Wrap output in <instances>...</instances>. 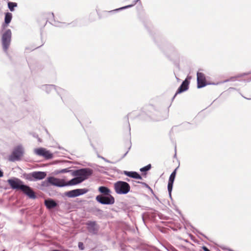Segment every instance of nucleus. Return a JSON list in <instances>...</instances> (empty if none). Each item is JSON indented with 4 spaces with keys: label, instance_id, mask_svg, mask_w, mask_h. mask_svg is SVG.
I'll use <instances>...</instances> for the list:
<instances>
[{
    "label": "nucleus",
    "instance_id": "obj_1",
    "mask_svg": "<svg viewBox=\"0 0 251 251\" xmlns=\"http://www.w3.org/2000/svg\"><path fill=\"white\" fill-rule=\"evenodd\" d=\"M74 176H76L75 178L72 179L70 181L64 183L63 181L54 178L53 177H49L47 181L43 182L42 185L44 186H48V183H50L58 186H64L69 185H75L79 184L87 179L88 176L91 174H73Z\"/></svg>",
    "mask_w": 251,
    "mask_h": 251
},
{
    "label": "nucleus",
    "instance_id": "obj_2",
    "mask_svg": "<svg viewBox=\"0 0 251 251\" xmlns=\"http://www.w3.org/2000/svg\"><path fill=\"white\" fill-rule=\"evenodd\" d=\"M7 181L12 189L21 190L30 198L35 199L36 198L33 191L29 186L24 185L23 182L20 179L17 178L10 179Z\"/></svg>",
    "mask_w": 251,
    "mask_h": 251
},
{
    "label": "nucleus",
    "instance_id": "obj_3",
    "mask_svg": "<svg viewBox=\"0 0 251 251\" xmlns=\"http://www.w3.org/2000/svg\"><path fill=\"white\" fill-rule=\"evenodd\" d=\"M115 192L118 194H126L130 190V187L126 182L119 181L116 182L114 185Z\"/></svg>",
    "mask_w": 251,
    "mask_h": 251
},
{
    "label": "nucleus",
    "instance_id": "obj_4",
    "mask_svg": "<svg viewBox=\"0 0 251 251\" xmlns=\"http://www.w3.org/2000/svg\"><path fill=\"white\" fill-rule=\"evenodd\" d=\"M24 154V148L23 145H18L13 149L9 159L11 161H18L21 159Z\"/></svg>",
    "mask_w": 251,
    "mask_h": 251
},
{
    "label": "nucleus",
    "instance_id": "obj_5",
    "mask_svg": "<svg viewBox=\"0 0 251 251\" xmlns=\"http://www.w3.org/2000/svg\"><path fill=\"white\" fill-rule=\"evenodd\" d=\"M11 39V31L10 29H7L2 36V48L5 52L7 50L10 46Z\"/></svg>",
    "mask_w": 251,
    "mask_h": 251
},
{
    "label": "nucleus",
    "instance_id": "obj_6",
    "mask_svg": "<svg viewBox=\"0 0 251 251\" xmlns=\"http://www.w3.org/2000/svg\"><path fill=\"white\" fill-rule=\"evenodd\" d=\"M33 151L36 155L43 157L46 159H51L53 157L52 153L44 148L35 149Z\"/></svg>",
    "mask_w": 251,
    "mask_h": 251
},
{
    "label": "nucleus",
    "instance_id": "obj_7",
    "mask_svg": "<svg viewBox=\"0 0 251 251\" xmlns=\"http://www.w3.org/2000/svg\"><path fill=\"white\" fill-rule=\"evenodd\" d=\"M96 200L103 204H112L115 202V199L111 195L109 197L98 195L96 197Z\"/></svg>",
    "mask_w": 251,
    "mask_h": 251
},
{
    "label": "nucleus",
    "instance_id": "obj_8",
    "mask_svg": "<svg viewBox=\"0 0 251 251\" xmlns=\"http://www.w3.org/2000/svg\"><path fill=\"white\" fill-rule=\"evenodd\" d=\"M85 225L87 226V228L88 231L93 234H96L98 233L99 226L95 221H88L86 223Z\"/></svg>",
    "mask_w": 251,
    "mask_h": 251
},
{
    "label": "nucleus",
    "instance_id": "obj_9",
    "mask_svg": "<svg viewBox=\"0 0 251 251\" xmlns=\"http://www.w3.org/2000/svg\"><path fill=\"white\" fill-rule=\"evenodd\" d=\"M86 189H78L67 192L66 195L69 198L77 197L81 195L84 194L87 192Z\"/></svg>",
    "mask_w": 251,
    "mask_h": 251
},
{
    "label": "nucleus",
    "instance_id": "obj_10",
    "mask_svg": "<svg viewBox=\"0 0 251 251\" xmlns=\"http://www.w3.org/2000/svg\"><path fill=\"white\" fill-rule=\"evenodd\" d=\"M197 75V87L198 88H202L206 85L205 75L200 72H198Z\"/></svg>",
    "mask_w": 251,
    "mask_h": 251
},
{
    "label": "nucleus",
    "instance_id": "obj_11",
    "mask_svg": "<svg viewBox=\"0 0 251 251\" xmlns=\"http://www.w3.org/2000/svg\"><path fill=\"white\" fill-rule=\"evenodd\" d=\"M93 170L90 168H84L76 170H67V169H63L61 171H57L56 173H92Z\"/></svg>",
    "mask_w": 251,
    "mask_h": 251
},
{
    "label": "nucleus",
    "instance_id": "obj_12",
    "mask_svg": "<svg viewBox=\"0 0 251 251\" xmlns=\"http://www.w3.org/2000/svg\"><path fill=\"white\" fill-rule=\"evenodd\" d=\"M189 82L187 79H185L184 81H183L181 85L177 89L173 98L174 99L176 96L178 94H180L187 90L189 88Z\"/></svg>",
    "mask_w": 251,
    "mask_h": 251
},
{
    "label": "nucleus",
    "instance_id": "obj_13",
    "mask_svg": "<svg viewBox=\"0 0 251 251\" xmlns=\"http://www.w3.org/2000/svg\"><path fill=\"white\" fill-rule=\"evenodd\" d=\"M175 176L176 174H171L169 177V182L168 184V190L170 193H171L172 190L173 184L175 178Z\"/></svg>",
    "mask_w": 251,
    "mask_h": 251
},
{
    "label": "nucleus",
    "instance_id": "obj_14",
    "mask_svg": "<svg viewBox=\"0 0 251 251\" xmlns=\"http://www.w3.org/2000/svg\"><path fill=\"white\" fill-rule=\"evenodd\" d=\"M46 176V174H32V178L31 180L36 181L38 180L42 179Z\"/></svg>",
    "mask_w": 251,
    "mask_h": 251
},
{
    "label": "nucleus",
    "instance_id": "obj_15",
    "mask_svg": "<svg viewBox=\"0 0 251 251\" xmlns=\"http://www.w3.org/2000/svg\"><path fill=\"white\" fill-rule=\"evenodd\" d=\"M45 204L49 209L54 208L57 205L56 203L52 200H45Z\"/></svg>",
    "mask_w": 251,
    "mask_h": 251
},
{
    "label": "nucleus",
    "instance_id": "obj_16",
    "mask_svg": "<svg viewBox=\"0 0 251 251\" xmlns=\"http://www.w3.org/2000/svg\"><path fill=\"white\" fill-rule=\"evenodd\" d=\"M41 89L45 91L47 93H49L52 90L55 89V87L53 85H44L41 87Z\"/></svg>",
    "mask_w": 251,
    "mask_h": 251
},
{
    "label": "nucleus",
    "instance_id": "obj_17",
    "mask_svg": "<svg viewBox=\"0 0 251 251\" xmlns=\"http://www.w3.org/2000/svg\"><path fill=\"white\" fill-rule=\"evenodd\" d=\"M99 191L100 193L105 195H109L110 193V189L104 186L100 187L99 188Z\"/></svg>",
    "mask_w": 251,
    "mask_h": 251
},
{
    "label": "nucleus",
    "instance_id": "obj_18",
    "mask_svg": "<svg viewBox=\"0 0 251 251\" xmlns=\"http://www.w3.org/2000/svg\"><path fill=\"white\" fill-rule=\"evenodd\" d=\"M12 14L11 13L7 12L5 15L4 22L6 24H9L11 21Z\"/></svg>",
    "mask_w": 251,
    "mask_h": 251
},
{
    "label": "nucleus",
    "instance_id": "obj_19",
    "mask_svg": "<svg viewBox=\"0 0 251 251\" xmlns=\"http://www.w3.org/2000/svg\"><path fill=\"white\" fill-rule=\"evenodd\" d=\"M7 5L8 8L12 12L15 10V8L18 5L17 3L14 2H8Z\"/></svg>",
    "mask_w": 251,
    "mask_h": 251
},
{
    "label": "nucleus",
    "instance_id": "obj_20",
    "mask_svg": "<svg viewBox=\"0 0 251 251\" xmlns=\"http://www.w3.org/2000/svg\"><path fill=\"white\" fill-rule=\"evenodd\" d=\"M138 1L140 2V0H135V1H134L133 2L132 4L128 5H126V6H124V7L118 8V9H116L115 10V11H119V10H123V9H126V8H129V7H132L133 6L135 5L136 3L137 2H138Z\"/></svg>",
    "mask_w": 251,
    "mask_h": 251
},
{
    "label": "nucleus",
    "instance_id": "obj_21",
    "mask_svg": "<svg viewBox=\"0 0 251 251\" xmlns=\"http://www.w3.org/2000/svg\"><path fill=\"white\" fill-rule=\"evenodd\" d=\"M127 176L136 179H142V176L139 174H126Z\"/></svg>",
    "mask_w": 251,
    "mask_h": 251
},
{
    "label": "nucleus",
    "instance_id": "obj_22",
    "mask_svg": "<svg viewBox=\"0 0 251 251\" xmlns=\"http://www.w3.org/2000/svg\"><path fill=\"white\" fill-rule=\"evenodd\" d=\"M151 164H150L143 168H140V171L142 172H146L150 170L151 169Z\"/></svg>",
    "mask_w": 251,
    "mask_h": 251
},
{
    "label": "nucleus",
    "instance_id": "obj_23",
    "mask_svg": "<svg viewBox=\"0 0 251 251\" xmlns=\"http://www.w3.org/2000/svg\"><path fill=\"white\" fill-rule=\"evenodd\" d=\"M78 248L81 250H83L84 249V247L83 243L79 242L78 244Z\"/></svg>",
    "mask_w": 251,
    "mask_h": 251
},
{
    "label": "nucleus",
    "instance_id": "obj_24",
    "mask_svg": "<svg viewBox=\"0 0 251 251\" xmlns=\"http://www.w3.org/2000/svg\"><path fill=\"white\" fill-rule=\"evenodd\" d=\"M20 168L19 167H16L14 168H13V172H19L20 171Z\"/></svg>",
    "mask_w": 251,
    "mask_h": 251
},
{
    "label": "nucleus",
    "instance_id": "obj_25",
    "mask_svg": "<svg viewBox=\"0 0 251 251\" xmlns=\"http://www.w3.org/2000/svg\"><path fill=\"white\" fill-rule=\"evenodd\" d=\"M138 183H142L143 185H144L145 186H146V187L147 188H150V187H149V186L146 184V183L145 182H140V181H138Z\"/></svg>",
    "mask_w": 251,
    "mask_h": 251
},
{
    "label": "nucleus",
    "instance_id": "obj_26",
    "mask_svg": "<svg viewBox=\"0 0 251 251\" xmlns=\"http://www.w3.org/2000/svg\"><path fill=\"white\" fill-rule=\"evenodd\" d=\"M202 249L204 251H210L207 247L205 246H203Z\"/></svg>",
    "mask_w": 251,
    "mask_h": 251
},
{
    "label": "nucleus",
    "instance_id": "obj_27",
    "mask_svg": "<svg viewBox=\"0 0 251 251\" xmlns=\"http://www.w3.org/2000/svg\"><path fill=\"white\" fill-rule=\"evenodd\" d=\"M123 173H136V172H135V171H124Z\"/></svg>",
    "mask_w": 251,
    "mask_h": 251
},
{
    "label": "nucleus",
    "instance_id": "obj_28",
    "mask_svg": "<svg viewBox=\"0 0 251 251\" xmlns=\"http://www.w3.org/2000/svg\"><path fill=\"white\" fill-rule=\"evenodd\" d=\"M33 173H45L44 172H42V171H35V172H33Z\"/></svg>",
    "mask_w": 251,
    "mask_h": 251
},
{
    "label": "nucleus",
    "instance_id": "obj_29",
    "mask_svg": "<svg viewBox=\"0 0 251 251\" xmlns=\"http://www.w3.org/2000/svg\"><path fill=\"white\" fill-rule=\"evenodd\" d=\"M177 168H176L173 172L172 173H176Z\"/></svg>",
    "mask_w": 251,
    "mask_h": 251
},
{
    "label": "nucleus",
    "instance_id": "obj_30",
    "mask_svg": "<svg viewBox=\"0 0 251 251\" xmlns=\"http://www.w3.org/2000/svg\"><path fill=\"white\" fill-rule=\"evenodd\" d=\"M101 158L103 159L105 161L108 162V161L107 159H106L105 158H103L102 157H101Z\"/></svg>",
    "mask_w": 251,
    "mask_h": 251
},
{
    "label": "nucleus",
    "instance_id": "obj_31",
    "mask_svg": "<svg viewBox=\"0 0 251 251\" xmlns=\"http://www.w3.org/2000/svg\"><path fill=\"white\" fill-rule=\"evenodd\" d=\"M143 174V176L144 177H146V173H144V174Z\"/></svg>",
    "mask_w": 251,
    "mask_h": 251
},
{
    "label": "nucleus",
    "instance_id": "obj_32",
    "mask_svg": "<svg viewBox=\"0 0 251 251\" xmlns=\"http://www.w3.org/2000/svg\"><path fill=\"white\" fill-rule=\"evenodd\" d=\"M55 25L58 26H61V25H59V24H56Z\"/></svg>",
    "mask_w": 251,
    "mask_h": 251
},
{
    "label": "nucleus",
    "instance_id": "obj_33",
    "mask_svg": "<svg viewBox=\"0 0 251 251\" xmlns=\"http://www.w3.org/2000/svg\"><path fill=\"white\" fill-rule=\"evenodd\" d=\"M3 176V174H0V177Z\"/></svg>",
    "mask_w": 251,
    "mask_h": 251
},
{
    "label": "nucleus",
    "instance_id": "obj_34",
    "mask_svg": "<svg viewBox=\"0 0 251 251\" xmlns=\"http://www.w3.org/2000/svg\"><path fill=\"white\" fill-rule=\"evenodd\" d=\"M0 173H2V172L1 171V170L0 169Z\"/></svg>",
    "mask_w": 251,
    "mask_h": 251
}]
</instances>
